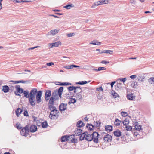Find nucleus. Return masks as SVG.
<instances>
[{
    "label": "nucleus",
    "instance_id": "20e7f679",
    "mask_svg": "<svg viewBox=\"0 0 154 154\" xmlns=\"http://www.w3.org/2000/svg\"><path fill=\"white\" fill-rule=\"evenodd\" d=\"M42 95V92L41 91H38V93L36 95V102L38 103H39L42 102L41 97Z\"/></svg>",
    "mask_w": 154,
    "mask_h": 154
},
{
    "label": "nucleus",
    "instance_id": "5fc2aeb1",
    "mask_svg": "<svg viewBox=\"0 0 154 154\" xmlns=\"http://www.w3.org/2000/svg\"><path fill=\"white\" fill-rule=\"evenodd\" d=\"M75 34L74 33H68L67 35V36L68 37H70L74 36Z\"/></svg>",
    "mask_w": 154,
    "mask_h": 154
},
{
    "label": "nucleus",
    "instance_id": "bb28decb",
    "mask_svg": "<svg viewBox=\"0 0 154 154\" xmlns=\"http://www.w3.org/2000/svg\"><path fill=\"white\" fill-rule=\"evenodd\" d=\"M105 129L106 131H111L112 130V126L110 125L106 126H105Z\"/></svg>",
    "mask_w": 154,
    "mask_h": 154
},
{
    "label": "nucleus",
    "instance_id": "393cba45",
    "mask_svg": "<svg viewBox=\"0 0 154 154\" xmlns=\"http://www.w3.org/2000/svg\"><path fill=\"white\" fill-rule=\"evenodd\" d=\"M127 97L128 99L130 100H133L135 98V97L132 94L128 95Z\"/></svg>",
    "mask_w": 154,
    "mask_h": 154
},
{
    "label": "nucleus",
    "instance_id": "a878e982",
    "mask_svg": "<svg viewBox=\"0 0 154 154\" xmlns=\"http://www.w3.org/2000/svg\"><path fill=\"white\" fill-rule=\"evenodd\" d=\"M69 137H68L66 136H63L61 138V142H64L67 141L69 140Z\"/></svg>",
    "mask_w": 154,
    "mask_h": 154
},
{
    "label": "nucleus",
    "instance_id": "2eb2a0df",
    "mask_svg": "<svg viewBox=\"0 0 154 154\" xmlns=\"http://www.w3.org/2000/svg\"><path fill=\"white\" fill-rule=\"evenodd\" d=\"M55 108H53V110H51V111L50 115V116L52 117L53 116H56L57 115V111L55 109Z\"/></svg>",
    "mask_w": 154,
    "mask_h": 154
},
{
    "label": "nucleus",
    "instance_id": "f3484780",
    "mask_svg": "<svg viewBox=\"0 0 154 154\" xmlns=\"http://www.w3.org/2000/svg\"><path fill=\"white\" fill-rule=\"evenodd\" d=\"M63 89V87H61L60 88L58 91V96L60 98L62 97V94Z\"/></svg>",
    "mask_w": 154,
    "mask_h": 154
},
{
    "label": "nucleus",
    "instance_id": "4468645a",
    "mask_svg": "<svg viewBox=\"0 0 154 154\" xmlns=\"http://www.w3.org/2000/svg\"><path fill=\"white\" fill-rule=\"evenodd\" d=\"M135 129L138 131H140L141 129V126L139 125L137 122H134Z\"/></svg>",
    "mask_w": 154,
    "mask_h": 154
},
{
    "label": "nucleus",
    "instance_id": "09e8293b",
    "mask_svg": "<svg viewBox=\"0 0 154 154\" xmlns=\"http://www.w3.org/2000/svg\"><path fill=\"white\" fill-rule=\"evenodd\" d=\"M104 53H109V54H112L113 52V51L111 50H106L104 51Z\"/></svg>",
    "mask_w": 154,
    "mask_h": 154
},
{
    "label": "nucleus",
    "instance_id": "1a4fd4ad",
    "mask_svg": "<svg viewBox=\"0 0 154 154\" xmlns=\"http://www.w3.org/2000/svg\"><path fill=\"white\" fill-rule=\"evenodd\" d=\"M16 91L15 92V93L17 95L20 96V94L22 93L23 92V90L18 86L16 87Z\"/></svg>",
    "mask_w": 154,
    "mask_h": 154
},
{
    "label": "nucleus",
    "instance_id": "ea45409f",
    "mask_svg": "<svg viewBox=\"0 0 154 154\" xmlns=\"http://www.w3.org/2000/svg\"><path fill=\"white\" fill-rule=\"evenodd\" d=\"M126 130L127 131H131L132 130V127L131 126L129 125H126L125 127Z\"/></svg>",
    "mask_w": 154,
    "mask_h": 154
},
{
    "label": "nucleus",
    "instance_id": "c85d7f7f",
    "mask_svg": "<svg viewBox=\"0 0 154 154\" xmlns=\"http://www.w3.org/2000/svg\"><path fill=\"white\" fill-rule=\"evenodd\" d=\"M122 122L121 121L119 120L118 119L115 120L114 123L115 125L116 126H119L120 125Z\"/></svg>",
    "mask_w": 154,
    "mask_h": 154
},
{
    "label": "nucleus",
    "instance_id": "dca6fc26",
    "mask_svg": "<svg viewBox=\"0 0 154 154\" xmlns=\"http://www.w3.org/2000/svg\"><path fill=\"white\" fill-rule=\"evenodd\" d=\"M101 0L99 1L95 2L92 5V8H95L96 7L99 5H102Z\"/></svg>",
    "mask_w": 154,
    "mask_h": 154
},
{
    "label": "nucleus",
    "instance_id": "5701e85b",
    "mask_svg": "<svg viewBox=\"0 0 154 154\" xmlns=\"http://www.w3.org/2000/svg\"><path fill=\"white\" fill-rule=\"evenodd\" d=\"M123 84L120 82H118L116 85V88L117 90L123 87Z\"/></svg>",
    "mask_w": 154,
    "mask_h": 154
},
{
    "label": "nucleus",
    "instance_id": "0e129e2a",
    "mask_svg": "<svg viewBox=\"0 0 154 154\" xmlns=\"http://www.w3.org/2000/svg\"><path fill=\"white\" fill-rule=\"evenodd\" d=\"M126 80H127V78H122V82H123L124 84L125 82V81H126Z\"/></svg>",
    "mask_w": 154,
    "mask_h": 154
},
{
    "label": "nucleus",
    "instance_id": "aec40b11",
    "mask_svg": "<svg viewBox=\"0 0 154 154\" xmlns=\"http://www.w3.org/2000/svg\"><path fill=\"white\" fill-rule=\"evenodd\" d=\"M121 131L119 130H117L114 132V135L116 137H119L121 135Z\"/></svg>",
    "mask_w": 154,
    "mask_h": 154
},
{
    "label": "nucleus",
    "instance_id": "f03ea898",
    "mask_svg": "<svg viewBox=\"0 0 154 154\" xmlns=\"http://www.w3.org/2000/svg\"><path fill=\"white\" fill-rule=\"evenodd\" d=\"M60 31L59 29L57 28L54 29H52L50 30L49 32L46 35L47 36H48L49 35H52L53 36L55 35L58 34Z\"/></svg>",
    "mask_w": 154,
    "mask_h": 154
},
{
    "label": "nucleus",
    "instance_id": "a18cd8bd",
    "mask_svg": "<svg viewBox=\"0 0 154 154\" xmlns=\"http://www.w3.org/2000/svg\"><path fill=\"white\" fill-rule=\"evenodd\" d=\"M71 85L72 84L71 83L68 82H63L62 83V84H61L63 86Z\"/></svg>",
    "mask_w": 154,
    "mask_h": 154
},
{
    "label": "nucleus",
    "instance_id": "c756f323",
    "mask_svg": "<svg viewBox=\"0 0 154 154\" xmlns=\"http://www.w3.org/2000/svg\"><path fill=\"white\" fill-rule=\"evenodd\" d=\"M2 90L4 92L6 93L8 91L9 88L7 86H4L3 87Z\"/></svg>",
    "mask_w": 154,
    "mask_h": 154
},
{
    "label": "nucleus",
    "instance_id": "4be33fe9",
    "mask_svg": "<svg viewBox=\"0 0 154 154\" xmlns=\"http://www.w3.org/2000/svg\"><path fill=\"white\" fill-rule=\"evenodd\" d=\"M85 136V139L87 140L91 141L93 140V137L91 134H86Z\"/></svg>",
    "mask_w": 154,
    "mask_h": 154
},
{
    "label": "nucleus",
    "instance_id": "3c124183",
    "mask_svg": "<svg viewBox=\"0 0 154 154\" xmlns=\"http://www.w3.org/2000/svg\"><path fill=\"white\" fill-rule=\"evenodd\" d=\"M138 80L139 82L143 81L144 78L141 76H139L138 78Z\"/></svg>",
    "mask_w": 154,
    "mask_h": 154
},
{
    "label": "nucleus",
    "instance_id": "e433bc0d",
    "mask_svg": "<svg viewBox=\"0 0 154 154\" xmlns=\"http://www.w3.org/2000/svg\"><path fill=\"white\" fill-rule=\"evenodd\" d=\"M76 102V100L74 98H71L70 99L69 101V103H74Z\"/></svg>",
    "mask_w": 154,
    "mask_h": 154
},
{
    "label": "nucleus",
    "instance_id": "f704fd0d",
    "mask_svg": "<svg viewBox=\"0 0 154 154\" xmlns=\"http://www.w3.org/2000/svg\"><path fill=\"white\" fill-rule=\"evenodd\" d=\"M84 126V124L82 121H79L78 122L77 124V126L79 127H81Z\"/></svg>",
    "mask_w": 154,
    "mask_h": 154
},
{
    "label": "nucleus",
    "instance_id": "c9c22d12",
    "mask_svg": "<svg viewBox=\"0 0 154 154\" xmlns=\"http://www.w3.org/2000/svg\"><path fill=\"white\" fill-rule=\"evenodd\" d=\"M130 4L131 5H136L137 4V1L136 0H130Z\"/></svg>",
    "mask_w": 154,
    "mask_h": 154
},
{
    "label": "nucleus",
    "instance_id": "cd10ccee",
    "mask_svg": "<svg viewBox=\"0 0 154 154\" xmlns=\"http://www.w3.org/2000/svg\"><path fill=\"white\" fill-rule=\"evenodd\" d=\"M86 127L87 129L90 131L92 130L94 128V126L93 125L90 124H88L87 125Z\"/></svg>",
    "mask_w": 154,
    "mask_h": 154
},
{
    "label": "nucleus",
    "instance_id": "8fccbe9b",
    "mask_svg": "<svg viewBox=\"0 0 154 154\" xmlns=\"http://www.w3.org/2000/svg\"><path fill=\"white\" fill-rule=\"evenodd\" d=\"M11 82H13V84H18L19 83L23 82L22 81H11Z\"/></svg>",
    "mask_w": 154,
    "mask_h": 154
},
{
    "label": "nucleus",
    "instance_id": "0eeeda50",
    "mask_svg": "<svg viewBox=\"0 0 154 154\" xmlns=\"http://www.w3.org/2000/svg\"><path fill=\"white\" fill-rule=\"evenodd\" d=\"M51 95V91L49 90H48L46 91L45 94V98L46 101L48 100L49 99V98Z\"/></svg>",
    "mask_w": 154,
    "mask_h": 154
},
{
    "label": "nucleus",
    "instance_id": "39448f33",
    "mask_svg": "<svg viewBox=\"0 0 154 154\" xmlns=\"http://www.w3.org/2000/svg\"><path fill=\"white\" fill-rule=\"evenodd\" d=\"M91 135L93 137V140L96 143H97L98 141V138L99 135L98 133L96 132H94L91 134Z\"/></svg>",
    "mask_w": 154,
    "mask_h": 154
},
{
    "label": "nucleus",
    "instance_id": "f8f14e48",
    "mask_svg": "<svg viewBox=\"0 0 154 154\" xmlns=\"http://www.w3.org/2000/svg\"><path fill=\"white\" fill-rule=\"evenodd\" d=\"M89 45H100L101 44V42L97 41V40H94L90 42Z\"/></svg>",
    "mask_w": 154,
    "mask_h": 154
},
{
    "label": "nucleus",
    "instance_id": "b1692460",
    "mask_svg": "<svg viewBox=\"0 0 154 154\" xmlns=\"http://www.w3.org/2000/svg\"><path fill=\"white\" fill-rule=\"evenodd\" d=\"M75 134L77 136H79L82 133V131L80 129H77L75 131Z\"/></svg>",
    "mask_w": 154,
    "mask_h": 154
},
{
    "label": "nucleus",
    "instance_id": "4d7b16f0",
    "mask_svg": "<svg viewBox=\"0 0 154 154\" xmlns=\"http://www.w3.org/2000/svg\"><path fill=\"white\" fill-rule=\"evenodd\" d=\"M109 62L106 61L105 60H103L101 61V63L102 64H108L109 63Z\"/></svg>",
    "mask_w": 154,
    "mask_h": 154
},
{
    "label": "nucleus",
    "instance_id": "79ce46f5",
    "mask_svg": "<svg viewBox=\"0 0 154 154\" xmlns=\"http://www.w3.org/2000/svg\"><path fill=\"white\" fill-rule=\"evenodd\" d=\"M121 115L123 117H126L128 115V113L126 112H121Z\"/></svg>",
    "mask_w": 154,
    "mask_h": 154
},
{
    "label": "nucleus",
    "instance_id": "58836bf2",
    "mask_svg": "<svg viewBox=\"0 0 154 154\" xmlns=\"http://www.w3.org/2000/svg\"><path fill=\"white\" fill-rule=\"evenodd\" d=\"M77 88L74 86H70L68 88V89L69 91H73L74 90H75Z\"/></svg>",
    "mask_w": 154,
    "mask_h": 154
},
{
    "label": "nucleus",
    "instance_id": "e2e57ef3",
    "mask_svg": "<svg viewBox=\"0 0 154 154\" xmlns=\"http://www.w3.org/2000/svg\"><path fill=\"white\" fill-rule=\"evenodd\" d=\"M24 116H28V112L27 111H25L24 112Z\"/></svg>",
    "mask_w": 154,
    "mask_h": 154
},
{
    "label": "nucleus",
    "instance_id": "6e6552de",
    "mask_svg": "<svg viewBox=\"0 0 154 154\" xmlns=\"http://www.w3.org/2000/svg\"><path fill=\"white\" fill-rule=\"evenodd\" d=\"M37 89L36 88H33L30 91L29 94V96L35 97L36 94L38 93Z\"/></svg>",
    "mask_w": 154,
    "mask_h": 154
},
{
    "label": "nucleus",
    "instance_id": "6e6d98bb",
    "mask_svg": "<svg viewBox=\"0 0 154 154\" xmlns=\"http://www.w3.org/2000/svg\"><path fill=\"white\" fill-rule=\"evenodd\" d=\"M96 51H98V53L99 54H102V53H104V51H102V50H100V49H97L96 50Z\"/></svg>",
    "mask_w": 154,
    "mask_h": 154
},
{
    "label": "nucleus",
    "instance_id": "423d86ee",
    "mask_svg": "<svg viewBox=\"0 0 154 154\" xmlns=\"http://www.w3.org/2000/svg\"><path fill=\"white\" fill-rule=\"evenodd\" d=\"M29 100L30 104L32 106L35 105L36 103V100L35 97L29 96Z\"/></svg>",
    "mask_w": 154,
    "mask_h": 154
},
{
    "label": "nucleus",
    "instance_id": "412c9836",
    "mask_svg": "<svg viewBox=\"0 0 154 154\" xmlns=\"http://www.w3.org/2000/svg\"><path fill=\"white\" fill-rule=\"evenodd\" d=\"M22 112V109L20 108H18L15 111L17 117H19Z\"/></svg>",
    "mask_w": 154,
    "mask_h": 154
},
{
    "label": "nucleus",
    "instance_id": "de8ad7c7",
    "mask_svg": "<svg viewBox=\"0 0 154 154\" xmlns=\"http://www.w3.org/2000/svg\"><path fill=\"white\" fill-rule=\"evenodd\" d=\"M23 93L25 97L26 98H29V94L28 93L27 91H24L23 92Z\"/></svg>",
    "mask_w": 154,
    "mask_h": 154
},
{
    "label": "nucleus",
    "instance_id": "7c9ffc66",
    "mask_svg": "<svg viewBox=\"0 0 154 154\" xmlns=\"http://www.w3.org/2000/svg\"><path fill=\"white\" fill-rule=\"evenodd\" d=\"M74 7V5L73 4H70L67 5L66 6L64 7V8H66V9H70L72 7Z\"/></svg>",
    "mask_w": 154,
    "mask_h": 154
},
{
    "label": "nucleus",
    "instance_id": "7ed1b4c3",
    "mask_svg": "<svg viewBox=\"0 0 154 154\" xmlns=\"http://www.w3.org/2000/svg\"><path fill=\"white\" fill-rule=\"evenodd\" d=\"M29 132V130L28 127H25L20 131V133L21 135L25 136L28 134Z\"/></svg>",
    "mask_w": 154,
    "mask_h": 154
},
{
    "label": "nucleus",
    "instance_id": "680f3d73",
    "mask_svg": "<svg viewBox=\"0 0 154 154\" xmlns=\"http://www.w3.org/2000/svg\"><path fill=\"white\" fill-rule=\"evenodd\" d=\"M97 91H103V89L102 88V87H100L98 88H97Z\"/></svg>",
    "mask_w": 154,
    "mask_h": 154
},
{
    "label": "nucleus",
    "instance_id": "c03bdc74",
    "mask_svg": "<svg viewBox=\"0 0 154 154\" xmlns=\"http://www.w3.org/2000/svg\"><path fill=\"white\" fill-rule=\"evenodd\" d=\"M101 2L102 5L105 4H107L109 2V1L108 0H101Z\"/></svg>",
    "mask_w": 154,
    "mask_h": 154
},
{
    "label": "nucleus",
    "instance_id": "6ab92c4d",
    "mask_svg": "<svg viewBox=\"0 0 154 154\" xmlns=\"http://www.w3.org/2000/svg\"><path fill=\"white\" fill-rule=\"evenodd\" d=\"M54 47H58L62 45V42L58 41L54 43Z\"/></svg>",
    "mask_w": 154,
    "mask_h": 154
},
{
    "label": "nucleus",
    "instance_id": "603ef678",
    "mask_svg": "<svg viewBox=\"0 0 154 154\" xmlns=\"http://www.w3.org/2000/svg\"><path fill=\"white\" fill-rule=\"evenodd\" d=\"M72 136H71L69 138H72V139H71V141L72 142V143H75L76 142V141L77 140H76L75 139V138H72Z\"/></svg>",
    "mask_w": 154,
    "mask_h": 154
},
{
    "label": "nucleus",
    "instance_id": "f257e3e1",
    "mask_svg": "<svg viewBox=\"0 0 154 154\" xmlns=\"http://www.w3.org/2000/svg\"><path fill=\"white\" fill-rule=\"evenodd\" d=\"M54 99L53 97H51L49 99L48 106L50 110H53V108H55L54 106Z\"/></svg>",
    "mask_w": 154,
    "mask_h": 154
},
{
    "label": "nucleus",
    "instance_id": "052dcab7",
    "mask_svg": "<svg viewBox=\"0 0 154 154\" xmlns=\"http://www.w3.org/2000/svg\"><path fill=\"white\" fill-rule=\"evenodd\" d=\"M116 83V81H113L111 82L110 85H111V87L112 88H113L114 85Z\"/></svg>",
    "mask_w": 154,
    "mask_h": 154
},
{
    "label": "nucleus",
    "instance_id": "338daca9",
    "mask_svg": "<svg viewBox=\"0 0 154 154\" xmlns=\"http://www.w3.org/2000/svg\"><path fill=\"white\" fill-rule=\"evenodd\" d=\"M55 84L56 85H61V84H62V83L60 82H55Z\"/></svg>",
    "mask_w": 154,
    "mask_h": 154
},
{
    "label": "nucleus",
    "instance_id": "2f4dec72",
    "mask_svg": "<svg viewBox=\"0 0 154 154\" xmlns=\"http://www.w3.org/2000/svg\"><path fill=\"white\" fill-rule=\"evenodd\" d=\"M89 82H87V81H79L78 82H76V83L77 84H79L80 85H84L87 84V83H88Z\"/></svg>",
    "mask_w": 154,
    "mask_h": 154
},
{
    "label": "nucleus",
    "instance_id": "a19ab883",
    "mask_svg": "<svg viewBox=\"0 0 154 154\" xmlns=\"http://www.w3.org/2000/svg\"><path fill=\"white\" fill-rule=\"evenodd\" d=\"M106 69V68L104 67H99L97 69H96L97 71H99L101 70H104Z\"/></svg>",
    "mask_w": 154,
    "mask_h": 154
},
{
    "label": "nucleus",
    "instance_id": "774afa93",
    "mask_svg": "<svg viewBox=\"0 0 154 154\" xmlns=\"http://www.w3.org/2000/svg\"><path fill=\"white\" fill-rule=\"evenodd\" d=\"M117 82H122V78H119L117 79Z\"/></svg>",
    "mask_w": 154,
    "mask_h": 154
},
{
    "label": "nucleus",
    "instance_id": "864d4df0",
    "mask_svg": "<svg viewBox=\"0 0 154 154\" xmlns=\"http://www.w3.org/2000/svg\"><path fill=\"white\" fill-rule=\"evenodd\" d=\"M16 126L18 129H20L22 127L21 125L19 123H17L16 124Z\"/></svg>",
    "mask_w": 154,
    "mask_h": 154
},
{
    "label": "nucleus",
    "instance_id": "72a5a7b5",
    "mask_svg": "<svg viewBox=\"0 0 154 154\" xmlns=\"http://www.w3.org/2000/svg\"><path fill=\"white\" fill-rule=\"evenodd\" d=\"M122 123L125 125H127L129 123V120L127 119H125L124 121H122Z\"/></svg>",
    "mask_w": 154,
    "mask_h": 154
},
{
    "label": "nucleus",
    "instance_id": "69168bd1",
    "mask_svg": "<svg viewBox=\"0 0 154 154\" xmlns=\"http://www.w3.org/2000/svg\"><path fill=\"white\" fill-rule=\"evenodd\" d=\"M74 67V65H72L69 66V69H72Z\"/></svg>",
    "mask_w": 154,
    "mask_h": 154
},
{
    "label": "nucleus",
    "instance_id": "37998d69",
    "mask_svg": "<svg viewBox=\"0 0 154 154\" xmlns=\"http://www.w3.org/2000/svg\"><path fill=\"white\" fill-rule=\"evenodd\" d=\"M86 135V134H85V133L82 134L81 135V136L80 137V139L81 140H83L85 137V138Z\"/></svg>",
    "mask_w": 154,
    "mask_h": 154
},
{
    "label": "nucleus",
    "instance_id": "473e14b6",
    "mask_svg": "<svg viewBox=\"0 0 154 154\" xmlns=\"http://www.w3.org/2000/svg\"><path fill=\"white\" fill-rule=\"evenodd\" d=\"M148 82L150 84L154 85V78L151 77L148 80Z\"/></svg>",
    "mask_w": 154,
    "mask_h": 154
},
{
    "label": "nucleus",
    "instance_id": "9b49d317",
    "mask_svg": "<svg viewBox=\"0 0 154 154\" xmlns=\"http://www.w3.org/2000/svg\"><path fill=\"white\" fill-rule=\"evenodd\" d=\"M67 104L63 103L60 104L59 106V109L61 111H64L66 109Z\"/></svg>",
    "mask_w": 154,
    "mask_h": 154
},
{
    "label": "nucleus",
    "instance_id": "ddd939ff",
    "mask_svg": "<svg viewBox=\"0 0 154 154\" xmlns=\"http://www.w3.org/2000/svg\"><path fill=\"white\" fill-rule=\"evenodd\" d=\"M37 129V126L35 125H31L29 128V130L31 132L33 133L36 132Z\"/></svg>",
    "mask_w": 154,
    "mask_h": 154
},
{
    "label": "nucleus",
    "instance_id": "4c0bfd02",
    "mask_svg": "<svg viewBox=\"0 0 154 154\" xmlns=\"http://www.w3.org/2000/svg\"><path fill=\"white\" fill-rule=\"evenodd\" d=\"M42 127L43 128H46L48 126V125L47 123L46 122H43L42 124Z\"/></svg>",
    "mask_w": 154,
    "mask_h": 154
},
{
    "label": "nucleus",
    "instance_id": "13d9d810",
    "mask_svg": "<svg viewBox=\"0 0 154 154\" xmlns=\"http://www.w3.org/2000/svg\"><path fill=\"white\" fill-rule=\"evenodd\" d=\"M137 77V76L135 75H132L130 76V78L132 79H135Z\"/></svg>",
    "mask_w": 154,
    "mask_h": 154
},
{
    "label": "nucleus",
    "instance_id": "bf43d9fd",
    "mask_svg": "<svg viewBox=\"0 0 154 154\" xmlns=\"http://www.w3.org/2000/svg\"><path fill=\"white\" fill-rule=\"evenodd\" d=\"M46 65L48 66H51L54 65V63L53 62H50L47 63Z\"/></svg>",
    "mask_w": 154,
    "mask_h": 154
},
{
    "label": "nucleus",
    "instance_id": "9d476101",
    "mask_svg": "<svg viewBox=\"0 0 154 154\" xmlns=\"http://www.w3.org/2000/svg\"><path fill=\"white\" fill-rule=\"evenodd\" d=\"M112 139V137L109 134L106 135L104 137V141L106 142H110Z\"/></svg>",
    "mask_w": 154,
    "mask_h": 154
},
{
    "label": "nucleus",
    "instance_id": "49530a36",
    "mask_svg": "<svg viewBox=\"0 0 154 154\" xmlns=\"http://www.w3.org/2000/svg\"><path fill=\"white\" fill-rule=\"evenodd\" d=\"M48 46L50 48H51L54 47V43L48 44Z\"/></svg>",
    "mask_w": 154,
    "mask_h": 154
},
{
    "label": "nucleus",
    "instance_id": "a211bd4d",
    "mask_svg": "<svg viewBox=\"0 0 154 154\" xmlns=\"http://www.w3.org/2000/svg\"><path fill=\"white\" fill-rule=\"evenodd\" d=\"M110 94L111 96H112L115 98L119 97V95L117 94V93L114 91H111Z\"/></svg>",
    "mask_w": 154,
    "mask_h": 154
}]
</instances>
